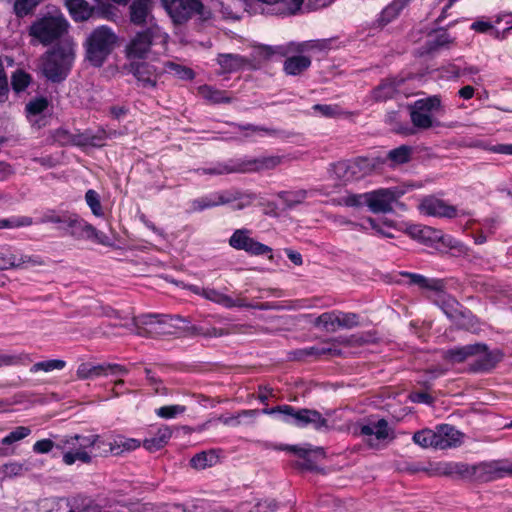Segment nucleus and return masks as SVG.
<instances>
[{
    "label": "nucleus",
    "mask_w": 512,
    "mask_h": 512,
    "mask_svg": "<svg viewBox=\"0 0 512 512\" xmlns=\"http://www.w3.org/2000/svg\"><path fill=\"white\" fill-rule=\"evenodd\" d=\"M260 413L258 409L241 410L236 416H232L224 421L226 425L236 426L241 423V418H256ZM261 413L266 415H277L278 419L282 422L298 428H305L311 425L316 430H321L328 427V420L315 409H296L295 407L283 404L275 407H266L261 410Z\"/></svg>",
    "instance_id": "1"
},
{
    "label": "nucleus",
    "mask_w": 512,
    "mask_h": 512,
    "mask_svg": "<svg viewBox=\"0 0 512 512\" xmlns=\"http://www.w3.org/2000/svg\"><path fill=\"white\" fill-rule=\"evenodd\" d=\"M76 57V43L64 39L42 56V73L52 83H61L70 74Z\"/></svg>",
    "instance_id": "2"
},
{
    "label": "nucleus",
    "mask_w": 512,
    "mask_h": 512,
    "mask_svg": "<svg viewBox=\"0 0 512 512\" xmlns=\"http://www.w3.org/2000/svg\"><path fill=\"white\" fill-rule=\"evenodd\" d=\"M118 41L114 31L101 25L92 30L83 43L85 59L94 67H101L113 52Z\"/></svg>",
    "instance_id": "3"
},
{
    "label": "nucleus",
    "mask_w": 512,
    "mask_h": 512,
    "mask_svg": "<svg viewBox=\"0 0 512 512\" xmlns=\"http://www.w3.org/2000/svg\"><path fill=\"white\" fill-rule=\"evenodd\" d=\"M69 27L70 24L63 14H46L32 22L28 32L39 43L48 46L62 41V37L68 33Z\"/></svg>",
    "instance_id": "4"
},
{
    "label": "nucleus",
    "mask_w": 512,
    "mask_h": 512,
    "mask_svg": "<svg viewBox=\"0 0 512 512\" xmlns=\"http://www.w3.org/2000/svg\"><path fill=\"white\" fill-rule=\"evenodd\" d=\"M51 512H132L131 508L117 502L102 507L95 504L89 497L76 495L72 497L51 498Z\"/></svg>",
    "instance_id": "5"
},
{
    "label": "nucleus",
    "mask_w": 512,
    "mask_h": 512,
    "mask_svg": "<svg viewBox=\"0 0 512 512\" xmlns=\"http://www.w3.org/2000/svg\"><path fill=\"white\" fill-rule=\"evenodd\" d=\"M441 108L440 95L417 99L409 104L408 110L413 128L428 130L434 126H439V121L434 119L433 113L438 112Z\"/></svg>",
    "instance_id": "6"
},
{
    "label": "nucleus",
    "mask_w": 512,
    "mask_h": 512,
    "mask_svg": "<svg viewBox=\"0 0 512 512\" xmlns=\"http://www.w3.org/2000/svg\"><path fill=\"white\" fill-rule=\"evenodd\" d=\"M255 199L256 195L253 193L242 192L238 189H229L216 191L197 198L193 200L192 205L195 210L203 211L208 208L238 201L237 208L243 209L249 206Z\"/></svg>",
    "instance_id": "7"
},
{
    "label": "nucleus",
    "mask_w": 512,
    "mask_h": 512,
    "mask_svg": "<svg viewBox=\"0 0 512 512\" xmlns=\"http://www.w3.org/2000/svg\"><path fill=\"white\" fill-rule=\"evenodd\" d=\"M383 164H385V159L380 157L359 156L349 162H338L335 168L339 177L350 180L369 175Z\"/></svg>",
    "instance_id": "8"
},
{
    "label": "nucleus",
    "mask_w": 512,
    "mask_h": 512,
    "mask_svg": "<svg viewBox=\"0 0 512 512\" xmlns=\"http://www.w3.org/2000/svg\"><path fill=\"white\" fill-rule=\"evenodd\" d=\"M173 23H186L193 15H204V5L200 0H161Z\"/></svg>",
    "instance_id": "9"
},
{
    "label": "nucleus",
    "mask_w": 512,
    "mask_h": 512,
    "mask_svg": "<svg viewBox=\"0 0 512 512\" xmlns=\"http://www.w3.org/2000/svg\"><path fill=\"white\" fill-rule=\"evenodd\" d=\"M250 233V230L246 228L236 229L228 240L229 245L236 250H243L250 255L267 256L268 259L272 260V248L250 237Z\"/></svg>",
    "instance_id": "10"
},
{
    "label": "nucleus",
    "mask_w": 512,
    "mask_h": 512,
    "mask_svg": "<svg viewBox=\"0 0 512 512\" xmlns=\"http://www.w3.org/2000/svg\"><path fill=\"white\" fill-rule=\"evenodd\" d=\"M42 264L43 261L37 255L23 254L18 249L8 245L0 247V271L25 269Z\"/></svg>",
    "instance_id": "11"
},
{
    "label": "nucleus",
    "mask_w": 512,
    "mask_h": 512,
    "mask_svg": "<svg viewBox=\"0 0 512 512\" xmlns=\"http://www.w3.org/2000/svg\"><path fill=\"white\" fill-rule=\"evenodd\" d=\"M161 36V30L157 25H151L147 29L138 32L127 46V55L130 58H144L150 51L156 38Z\"/></svg>",
    "instance_id": "12"
},
{
    "label": "nucleus",
    "mask_w": 512,
    "mask_h": 512,
    "mask_svg": "<svg viewBox=\"0 0 512 512\" xmlns=\"http://www.w3.org/2000/svg\"><path fill=\"white\" fill-rule=\"evenodd\" d=\"M472 468H475V475H473L471 480L480 482H491L506 476H512V464L507 461L481 463L479 465H472Z\"/></svg>",
    "instance_id": "13"
},
{
    "label": "nucleus",
    "mask_w": 512,
    "mask_h": 512,
    "mask_svg": "<svg viewBox=\"0 0 512 512\" xmlns=\"http://www.w3.org/2000/svg\"><path fill=\"white\" fill-rule=\"evenodd\" d=\"M129 373V369L120 364H92L89 362L81 363L76 371V376L78 379L87 380L94 379L101 376L108 375H127Z\"/></svg>",
    "instance_id": "14"
},
{
    "label": "nucleus",
    "mask_w": 512,
    "mask_h": 512,
    "mask_svg": "<svg viewBox=\"0 0 512 512\" xmlns=\"http://www.w3.org/2000/svg\"><path fill=\"white\" fill-rule=\"evenodd\" d=\"M419 208L424 214L433 217L454 219L460 216L457 206L433 195L424 197Z\"/></svg>",
    "instance_id": "15"
},
{
    "label": "nucleus",
    "mask_w": 512,
    "mask_h": 512,
    "mask_svg": "<svg viewBox=\"0 0 512 512\" xmlns=\"http://www.w3.org/2000/svg\"><path fill=\"white\" fill-rule=\"evenodd\" d=\"M169 317L158 313L141 314L133 317V324L138 335L148 337L160 333V326L166 324Z\"/></svg>",
    "instance_id": "16"
},
{
    "label": "nucleus",
    "mask_w": 512,
    "mask_h": 512,
    "mask_svg": "<svg viewBox=\"0 0 512 512\" xmlns=\"http://www.w3.org/2000/svg\"><path fill=\"white\" fill-rule=\"evenodd\" d=\"M434 475L471 480L475 475V468L463 462H438L434 468Z\"/></svg>",
    "instance_id": "17"
},
{
    "label": "nucleus",
    "mask_w": 512,
    "mask_h": 512,
    "mask_svg": "<svg viewBox=\"0 0 512 512\" xmlns=\"http://www.w3.org/2000/svg\"><path fill=\"white\" fill-rule=\"evenodd\" d=\"M478 357L469 364V371L473 373H488L492 371L504 357L500 349L490 350L486 345V350L481 351Z\"/></svg>",
    "instance_id": "18"
},
{
    "label": "nucleus",
    "mask_w": 512,
    "mask_h": 512,
    "mask_svg": "<svg viewBox=\"0 0 512 512\" xmlns=\"http://www.w3.org/2000/svg\"><path fill=\"white\" fill-rule=\"evenodd\" d=\"M366 205L373 213H387L392 211L395 193L390 189H377L366 193Z\"/></svg>",
    "instance_id": "19"
},
{
    "label": "nucleus",
    "mask_w": 512,
    "mask_h": 512,
    "mask_svg": "<svg viewBox=\"0 0 512 512\" xmlns=\"http://www.w3.org/2000/svg\"><path fill=\"white\" fill-rule=\"evenodd\" d=\"M486 350V344L474 343L464 346H456L447 349L443 353V358L450 363H463L468 358L474 357L480 354L481 351Z\"/></svg>",
    "instance_id": "20"
},
{
    "label": "nucleus",
    "mask_w": 512,
    "mask_h": 512,
    "mask_svg": "<svg viewBox=\"0 0 512 512\" xmlns=\"http://www.w3.org/2000/svg\"><path fill=\"white\" fill-rule=\"evenodd\" d=\"M438 436V449L459 447L463 443L464 434L450 424H439L436 426Z\"/></svg>",
    "instance_id": "21"
},
{
    "label": "nucleus",
    "mask_w": 512,
    "mask_h": 512,
    "mask_svg": "<svg viewBox=\"0 0 512 512\" xmlns=\"http://www.w3.org/2000/svg\"><path fill=\"white\" fill-rule=\"evenodd\" d=\"M63 229L75 239H86L89 231H93V225L88 223L77 213L66 211Z\"/></svg>",
    "instance_id": "22"
},
{
    "label": "nucleus",
    "mask_w": 512,
    "mask_h": 512,
    "mask_svg": "<svg viewBox=\"0 0 512 512\" xmlns=\"http://www.w3.org/2000/svg\"><path fill=\"white\" fill-rule=\"evenodd\" d=\"M401 276L407 278V285L417 286L421 290H428L434 292H443L445 289V282L443 279L428 278L422 274L402 271Z\"/></svg>",
    "instance_id": "23"
},
{
    "label": "nucleus",
    "mask_w": 512,
    "mask_h": 512,
    "mask_svg": "<svg viewBox=\"0 0 512 512\" xmlns=\"http://www.w3.org/2000/svg\"><path fill=\"white\" fill-rule=\"evenodd\" d=\"M130 72L144 88H155L157 85V69L148 62L130 64Z\"/></svg>",
    "instance_id": "24"
},
{
    "label": "nucleus",
    "mask_w": 512,
    "mask_h": 512,
    "mask_svg": "<svg viewBox=\"0 0 512 512\" xmlns=\"http://www.w3.org/2000/svg\"><path fill=\"white\" fill-rule=\"evenodd\" d=\"M360 435L370 437L366 440V443L370 448H378V443L376 441L385 440L389 437V426L387 420L382 418L378 420L374 426L369 424L362 425L360 427Z\"/></svg>",
    "instance_id": "25"
},
{
    "label": "nucleus",
    "mask_w": 512,
    "mask_h": 512,
    "mask_svg": "<svg viewBox=\"0 0 512 512\" xmlns=\"http://www.w3.org/2000/svg\"><path fill=\"white\" fill-rule=\"evenodd\" d=\"M64 7L67 9L74 22H85L94 18L95 6L90 5L86 0H64Z\"/></svg>",
    "instance_id": "26"
},
{
    "label": "nucleus",
    "mask_w": 512,
    "mask_h": 512,
    "mask_svg": "<svg viewBox=\"0 0 512 512\" xmlns=\"http://www.w3.org/2000/svg\"><path fill=\"white\" fill-rule=\"evenodd\" d=\"M203 298L212 301L216 304H219L225 308H250L252 307L245 298H232L229 295H226L214 288H205L203 291Z\"/></svg>",
    "instance_id": "27"
},
{
    "label": "nucleus",
    "mask_w": 512,
    "mask_h": 512,
    "mask_svg": "<svg viewBox=\"0 0 512 512\" xmlns=\"http://www.w3.org/2000/svg\"><path fill=\"white\" fill-rule=\"evenodd\" d=\"M402 80L396 77H390L381 80V82L372 90V98L376 102H384L392 99L402 84Z\"/></svg>",
    "instance_id": "28"
},
{
    "label": "nucleus",
    "mask_w": 512,
    "mask_h": 512,
    "mask_svg": "<svg viewBox=\"0 0 512 512\" xmlns=\"http://www.w3.org/2000/svg\"><path fill=\"white\" fill-rule=\"evenodd\" d=\"M198 171L205 175L243 173L241 159H230L226 162H217L211 164L209 167L200 168Z\"/></svg>",
    "instance_id": "29"
},
{
    "label": "nucleus",
    "mask_w": 512,
    "mask_h": 512,
    "mask_svg": "<svg viewBox=\"0 0 512 512\" xmlns=\"http://www.w3.org/2000/svg\"><path fill=\"white\" fill-rule=\"evenodd\" d=\"M280 156H266L253 159H241L243 173L273 169L281 163Z\"/></svg>",
    "instance_id": "30"
},
{
    "label": "nucleus",
    "mask_w": 512,
    "mask_h": 512,
    "mask_svg": "<svg viewBox=\"0 0 512 512\" xmlns=\"http://www.w3.org/2000/svg\"><path fill=\"white\" fill-rule=\"evenodd\" d=\"M130 21L138 26L146 23L152 10V0H133L130 7Z\"/></svg>",
    "instance_id": "31"
},
{
    "label": "nucleus",
    "mask_w": 512,
    "mask_h": 512,
    "mask_svg": "<svg viewBox=\"0 0 512 512\" xmlns=\"http://www.w3.org/2000/svg\"><path fill=\"white\" fill-rule=\"evenodd\" d=\"M433 36L432 33L428 35V39L425 42V49L427 53H434L441 48L449 47L450 44L454 43V38L450 36V34L444 28H439L434 30Z\"/></svg>",
    "instance_id": "32"
},
{
    "label": "nucleus",
    "mask_w": 512,
    "mask_h": 512,
    "mask_svg": "<svg viewBox=\"0 0 512 512\" xmlns=\"http://www.w3.org/2000/svg\"><path fill=\"white\" fill-rule=\"evenodd\" d=\"M312 60L308 56L294 55L287 57L283 63V70L287 75L297 76L311 66Z\"/></svg>",
    "instance_id": "33"
},
{
    "label": "nucleus",
    "mask_w": 512,
    "mask_h": 512,
    "mask_svg": "<svg viewBox=\"0 0 512 512\" xmlns=\"http://www.w3.org/2000/svg\"><path fill=\"white\" fill-rule=\"evenodd\" d=\"M141 445L140 441L133 438L119 437L114 442H107V448L103 449V452H110L113 455H120L124 451H133L139 448Z\"/></svg>",
    "instance_id": "34"
},
{
    "label": "nucleus",
    "mask_w": 512,
    "mask_h": 512,
    "mask_svg": "<svg viewBox=\"0 0 512 512\" xmlns=\"http://www.w3.org/2000/svg\"><path fill=\"white\" fill-rule=\"evenodd\" d=\"M412 152L411 146L401 145L387 153V156L384 158L385 163L389 161L391 167L408 163L411 160Z\"/></svg>",
    "instance_id": "35"
},
{
    "label": "nucleus",
    "mask_w": 512,
    "mask_h": 512,
    "mask_svg": "<svg viewBox=\"0 0 512 512\" xmlns=\"http://www.w3.org/2000/svg\"><path fill=\"white\" fill-rule=\"evenodd\" d=\"M219 460L215 450L201 451L190 459V466L197 470H202L214 466Z\"/></svg>",
    "instance_id": "36"
},
{
    "label": "nucleus",
    "mask_w": 512,
    "mask_h": 512,
    "mask_svg": "<svg viewBox=\"0 0 512 512\" xmlns=\"http://www.w3.org/2000/svg\"><path fill=\"white\" fill-rule=\"evenodd\" d=\"M413 442L422 448H435L438 449V436L437 429L435 430L425 428L414 433Z\"/></svg>",
    "instance_id": "37"
},
{
    "label": "nucleus",
    "mask_w": 512,
    "mask_h": 512,
    "mask_svg": "<svg viewBox=\"0 0 512 512\" xmlns=\"http://www.w3.org/2000/svg\"><path fill=\"white\" fill-rule=\"evenodd\" d=\"M409 0H393L380 14L379 22L382 25L390 23L397 18L401 11L407 6Z\"/></svg>",
    "instance_id": "38"
},
{
    "label": "nucleus",
    "mask_w": 512,
    "mask_h": 512,
    "mask_svg": "<svg viewBox=\"0 0 512 512\" xmlns=\"http://www.w3.org/2000/svg\"><path fill=\"white\" fill-rule=\"evenodd\" d=\"M283 450L293 453L301 461L296 466L302 470L311 471L315 468L314 462L310 459V450L299 445H286Z\"/></svg>",
    "instance_id": "39"
},
{
    "label": "nucleus",
    "mask_w": 512,
    "mask_h": 512,
    "mask_svg": "<svg viewBox=\"0 0 512 512\" xmlns=\"http://www.w3.org/2000/svg\"><path fill=\"white\" fill-rule=\"evenodd\" d=\"M74 439L79 443V448L88 451L91 448L104 449L107 448V442L102 439L100 435H72Z\"/></svg>",
    "instance_id": "40"
},
{
    "label": "nucleus",
    "mask_w": 512,
    "mask_h": 512,
    "mask_svg": "<svg viewBox=\"0 0 512 512\" xmlns=\"http://www.w3.org/2000/svg\"><path fill=\"white\" fill-rule=\"evenodd\" d=\"M201 95L214 104L231 103L232 98L226 91L216 89L210 85H203L199 88Z\"/></svg>",
    "instance_id": "41"
},
{
    "label": "nucleus",
    "mask_w": 512,
    "mask_h": 512,
    "mask_svg": "<svg viewBox=\"0 0 512 512\" xmlns=\"http://www.w3.org/2000/svg\"><path fill=\"white\" fill-rule=\"evenodd\" d=\"M256 53L259 57L267 60L270 59L273 55H280L282 57L288 56V54L292 53L290 50V43L286 45H278V46H269L261 44L257 46Z\"/></svg>",
    "instance_id": "42"
},
{
    "label": "nucleus",
    "mask_w": 512,
    "mask_h": 512,
    "mask_svg": "<svg viewBox=\"0 0 512 512\" xmlns=\"http://www.w3.org/2000/svg\"><path fill=\"white\" fill-rule=\"evenodd\" d=\"M339 310L324 312L315 321V326L322 327L326 331L335 332L339 329Z\"/></svg>",
    "instance_id": "43"
},
{
    "label": "nucleus",
    "mask_w": 512,
    "mask_h": 512,
    "mask_svg": "<svg viewBox=\"0 0 512 512\" xmlns=\"http://www.w3.org/2000/svg\"><path fill=\"white\" fill-rule=\"evenodd\" d=\"M186 331L190 336H203L206 338L221 337L227 334L222 328L206 327L204 325H191L187 327Z\"/></svg>",
    "instance_id": "44"
},
{
    "label": "nucleus",
    "mask_w": 512,
    "mask_h": 512,
    "mask_svg": "<svg viewBox=\"0 0 512 512\" xmlns=\"http://www.w3.org/2000/svg\"><path fill=\"white\" fill-rule=\"evenodd\" d=\"M32 81V76L22 69L15 70L11 75V87L14 92L25 91Z\"/></svg>",
    "instance_id": "45"
},
{
    "label": "nucleus",
    "mask_w": 512,
    "mask_h": 512,
    "mask_svg": "<svg viewBox=\"0 0 512 512\" xmlns=\"http://www.w3.org/2000/svg\"><path fill=\"white\" fill-rule=\"evenodd\" d=\"M278 198L282 200L287 208L292 209L307 198V191L303 189L297 191H281L278 193Z\"/></svg>",
    "instance_id": "46"
},
{
    "label": "nucleus",
    "mask_w": 512,
    "mask_h": 512,
    "mask_svg": "<svg viewBox=\"0 0 512 512\" xmlns=\"http://www.w3.org/2000/svg\"><path fill=\"white\" fill-rule=\"evenodd\" d=\"M63 454L62 461L66 465H73L77 461L89 464L92 461V455L90 451L83 450L81 448L78 451L67 450L65 452H61Z\"/></svg>",
    "instance_id": "47"
},
{
    "label": "nucleus",
    "mask_w": 512,
    "mask_h": 512,
    "mask_svg": "<svg viewBox=\"0 0 512 512\" xmlns=\"http://www.w3.org/2000/svg\"><path fill=\"white\" fill-rule=\"evenodd\" d=\"M66 366V362L60 359H50L40 362H36L30 368L31 373H37L39 371L51 372L53 370H62Z\"/></svg>",
    "instance_id": "48"
},
{
    "label": "nucleus",
    "mask_w": 512,
    "mask_h": 512,
    "mask_svg": "<svg viewBox=\"0 0 512 512\" xmlns=\"http://www.w3.org/2000/svg\"><path fill=\"white\" fill-rule=\"evenodd\" d=\"M243 58L240 55L220 54L218 58L219 65L226 71L232 72L241 68Z\"/></svg>",
    "instance_id": "49"
},
{
    "label": "nucleus",
    "mask_w": 512,
    "mask_h": 512,
    "mask_svg": "<svg viewBox=\"0 0 512 512\" xmlns=\"http://www.w3.org/2000/svg\"><path fill=\"white\" fill-rule=\"evenodd\" d=\"M85 201L94 216H104L100 195L97 191L94 189H88L85 193Z\"/></svg>",
    "instance_id": "50"
},
{
    "label": "nucleus",
    "mask_w": 512,
    "mask_h": 512,
    "mask_svg": "<svg viewBox=\"0 0 512 512\" xmlns=\"http://www.w3.org/2000/svg\"><path fill=\"white\" fill-rule=\"evenodd\" d=\"M32 223V218L28 216H12L10 218L5 219L0 218V229L28 227L31 226Z\"/></svg>",
    "instance_id": "51"
},
{
    "label": "nucleus",
    "mask_w": 512,
    "mask_h": 512,
    "mask_svg": "<svg viewBox=\"0 0 512 512\" xmlns=\"http://www.w3.org/2000/svg\"><path fill=\"white\" fill-rule=\"evenodd\" d=\"M41 1L42 0H15L14 12L17 17L24 18L25 16L33 13L34 9Z\"/></svg>",
    "instance_id": "52"
},
{
    "label": "nucleus",
    "mask_w": 512,
    "mask_h": 512,
    "mask_svg": "<svg viewBox=\"0 0 512 512\" xmlns=\"http://www.w3.org/2000/svg\"><path fill=\"white\" fill-rule=\"evenodd\" d=\"M232 125L241 131H251V132H263L268 136L271 137H280L283 134V131L274 129V128H267L264 126H258L254 124H240V123H232Z\"/></svg>",
    "instance_id": "53"
},
{
    "label": "nucleus",
    "mask_w": 512,
    "mask_h": 512,
    "mask_svg": "<svg viewBox=\"0 0 512 512\" xmlns=\"http://www.w3.org/2000/svg\"><path fill=\"white\" fill-rule=\"evenodd\" d=\"M165 67L170 73L182 80H192L195 77L194 71L189 67L171 61L167 62Z\"/></svg>",
    "instance_id": "54"
},
{
    "label": "nucleus",
    "mask_w": 512,
    "mask_h": 512,
    "mask_svg": "<svg viewBox=\"0 0 512 512\" xmlns=\"http://www.w3.org/2000/svg\"><path fill=\"white\" fill-rule=\"evenodd\" d=\"M29 361V357L25 353L9 354L0 351V367L24 365Z\"/></svg>",
    "instance_id": "55"
},
{
    "label": "nucleus",
    "mask_w": 512,
    "mask_h": 512,
    "mask_svg": "<svg viewBox=\"0 0 512 512\" xmlns=\"http://www.w3.org/2000/svg\"><path fill=\"white\" fill-rule=\"evenodd\" d=\"M84 145H91L93 147H102L107 139V133L104 129H99L96 133L85 132L81 135Z\"/></svg>",
    "instance_id": "56"
},
{
    "label": "nucleus",
    "mask_w": 512,
    "mask_h": 512,
    "mask_svg": "<svg viewBox=\"0 0 512 512\" xmlns=\"http://www.w3.org/2000/svg\"><path fill=\"white\" fill-rule=\"evenodd\" d=\"M48 106H49L48 99L44 96H40V97H36V98L30 100L26 104L25 109L29 115L36 116V115L43 113L48 108Z\"/></svg>",
    "instance_id": "57"
},
{
    "label": "nucleus",
    "mask_w": 512,
    "mask_h": 512,
    "mask_svg": "<svg viewBox=\"0 0 512 512\" xmlns=\"http://www.w3.org/2000/svg\"><path fill=\"white\" fill-rule=\"evenodd\" d=\"M339 329H352L360 325V316L354 312H343L339 310Z\"/></svg>",
    "instance_id": "58"
},
{
    "label": "nucleus",
    "mask_w": 512,
    "mask_h": 512,
    "mask_svg": "<svg viewBox=\"0 0 512 512\" xmlns=\"http://www.w3.org/2000/svg\"><path fill=\"white\" fill-rule=\"evenodd\" d=\"M31 434V429L26 426H18L10 433H8L2 440L3 445H11L17 441H20Z\"/></svg>",
    "instance_id": "59"
},
{
    "label": "nucleus",
    "mask_w": 512,
    "mask_h": 512,
    "mask_svg": "<svg viewBox=\"0 0 512 512\" xmlns=\"http://www.w3.org/2000/svg\"><path fill=\"white\" fill-rule=\"evenodd\" d=\"M186 411V407L183 405H165L157 408L155 413L158 417L163 419H173L177 415L182 414Z\"/></svg>",
    "instance_id": "60"
},
{
    "label": "nucleus",
    "mask_w": 512,
    "mask_h": 512,
    "mask_svg": "<svg viewBox=\"0 0 512 512\" xmlns=\"http://www.w3.org/2000/svg\"><path fill=\"white\" fill-rule=\"evenodd\" d=\"M26 470L27 468L24 466L23 463L9 462L0 467V474H2L4 477L11 478L22 475L23 472Z\"/></svg>",
    "instance_id": "61"
},
{
    "label": "nucleus",
    "mask_w": 512,
    "mask_h": 512,
    "mask_svg": "<svg viewBox=\"0 0 512 512\" xmlns=\"http://www.w3.org/2000/svg\"><path fill=\"white\" fill-rule=\"evenodd\" d=\"M398 117V112H392L387 115V122L390 124L395 122L394 130L396 133L404 135V136H410L415 133V130L413 127H411L408 123H397L396 118Z\"/></svg>",
    "instance_id": "62"
},
{
    "label": "nucleus",
    "mask_w": 512,
    "mask_h": 512,
    "mask_svg": "<svg viewBox=\"0 0 512 512\" xmlns=\"http://www.w3.org/2000/svg\"><path fill=\"white\" fill-rule=\"evenodd\" d=\"M53 140L60 146H66L74 143V135L65 128H58L53 132Z\"/></svg>",
    "instance_id": "63"
},
{
    "label": "nucleus",
    "mask_w": 512,
    "mask_h": 512,
    "mask_svg": "<svg viewBox=\"0 0 512 512\" xmlns=\"http://www.w3.org/2000/svg\"><path fill=\"white\" fill-rule=\"evenodd\" d=\"M115 7L108 2H100L95 6L94 18L111 19V15L114 14Z\"/></svg>",
    "instance_id": "64"
}]
</instances>
